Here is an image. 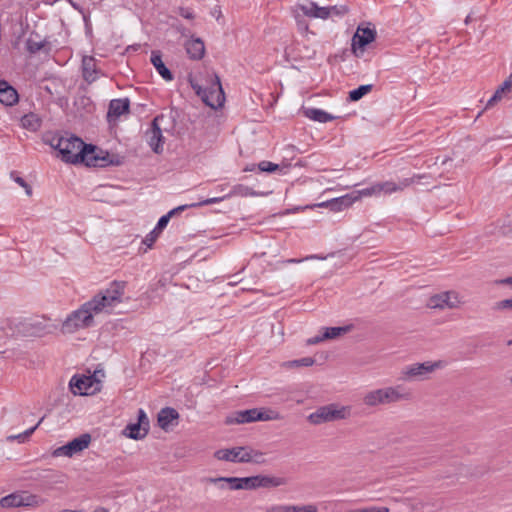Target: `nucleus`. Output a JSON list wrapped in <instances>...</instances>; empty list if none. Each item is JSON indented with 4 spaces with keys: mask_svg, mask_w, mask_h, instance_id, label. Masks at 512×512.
I'll return each instance as SVG.
<instances>
[{
    "mask_svg": "<svg viewBox=\"0 0 512 512\" xmlns=\"http://www.w3.org/2000/svg\"><path fill=\"white\" fill-rule=\"evenodd\" d=\"M258 480L259 488L279 487L287 484L286 478L277 476L258 475Z\"/></svg>",
    "mask_w": 512,
    "mask_h": 512,
    "instance_id": "7c9ffc66",
    "label": "nucleus"
},
{
    "mask_svg": "<svg viewBox=\"0 0 512 512\" xmlns=\"http://www.w3.org/2000/svg\"><path fill=\"white\" fill-rule=\"evenodd\" d=\"M208 483H227L230 490H241L242 489V478L240 477H216L207 478L205 480Z\"/></svg>",
    "mask_w": 512,
    "mask_h": 512,
    "instance_id": "2f4dec72",
    "label": "nucleus"
},
{
    "mask_svg": "<svg viewBox=\"0 0 512 512\" xmlns=\"http://www.w3.org/2000/svg\"><path fill=\"white\" fill-rule=\"evenodd\" d=\"M352 329V325L342 327H325L322 328L323 333L307 339V345H315L328 339H336L343 334L348 333Z\"/></svg>",
    "mask_w": 512,
    "mask_h": 512,
    "instance_id": "2eb2a0df",
    "label": "nucleus"
},
{
    "mask_svg": "<svg viewBox=\"0 0 512 512\" xmlns=\"http://www.w3.org/2000/svg\"><path fill=\"white\" fill-rule=\"evenodd\" d=\"M95 153L97 156V167H107V166H119L123 163V157L118 154H111L108 151H104L101 149H98L95 146Z\"/></svg>",
    "mask_w": 512,
    "mask_h": 512,
    "instance_id": "6ab92c4d",
    "label": "nucleus"
},
{
    "mask_svg": "<svg viewBox=\"0 0 512 512\" xmlns=\"http://www.w3.org/2000/svg\"><path fill=\"white\" fill-rule=\"evenodd\" d=\"M83 141L76 136H54L50 141L51 147L59 152L64 162L77 164Z\"/></svg>",
    "mask_w": 512,
    "mask_h": 512,
    "instance_id": "20e7f679",
    "label": "nucleus"
},
{
    "mask_svg": "<svg viewBox=\"0 0 512 512\" xmlns=\"http://www.w3.org/2000/svg\"><path fill=\"white\" fill-rule=\"evenodd\" d=\"M346 512H356V509H351V510H348Z\"/></svg>",
    "mask_w": 512,
    "mask_h": 512,
    "instance_id": "052dcab7",
    "label": "nucleus"
},
{
    "mask_svg": "<svg viewBox=\"0 0 512 512\" xmlns=\"http://www.w3.org/2000/svg\"><path fill=\"white\" fill-rule=\"evenodd\" d=\"M151 63L157 70V72L161 75V77L166 81H172L173 80V74L172 72L165 66L162 55L160 51L154 50L151 53Z\"/></svg>",
    "mask_w": 512,
    "mask_h": 512,
    "instance_id": "393cba45",
    "label": "nucleus"
},
{
    "mask_svg": "<svg viewBox=\"0 0 512 512\" xmlns=\"http://www.w3.org/2000/svg\"><path fill=\"white\" fill-rule=\"evenodd\" d=\"M372 88L373 85L371 84L359 86L358 88L349 92V100L354 102L360 100L366 94L370 93Z\"/></svg>",
    "mask_w": 512,
    "mask_h": 512,
    "instance_id": "c9c22d12",
    "label": "nucleus"
},
{
    "mask_svg": "<svg viewBox=\"0 0 512 512\" xmlns=\"http://www.w3.org/2000/svg\"><path fill=\"white\" fill-rule=\"evenodd\" d=\"M185 50L192 60H201L205 55V44L201 38H194L185 42Z\"/></svg>",
    "mask_w": 512,
    "mask_h": 512,
    "instance_id": "a211bd4d",
    "label": "nucleus"
},
{
    "mask_svg": "<svg viewBox=\"0 0 512 512\" xmlns=\"http://www.w3.org/2000/svg\"><path fill=\"white\" fill-rule=\"evenodd\" d=\"M43 420H44V417H42L35 426L27 429L26 431H24L21 434L9 436L8 439L9 440H18L19 442H23L26 438L30 437L34 433V431L39 427V425L42 423Z\"/></svg>",
    "mask_w": 512,
    "mask_h": 512,
    "instance_id": "a19ab883",
    "label": "nucleus"
},
{
    "mask_svg": "<svg viewBox=\"0 0 512 512\" xmlns=\"http://www.w3.org/2000/svg\"><path fill=\"white\" fill-rule=\"evenodd\" d=\"M10 176L18 185L25 189V192L28 196L32 195L31 186L22 177L18 176L16 172H11Z\"/></svg>",
    "mask_w": 512,
    "mask_h": 512,
    "instance_id": "c03bdc74",
    "label": "nucleus"
},
{
    "mask_svg": "<svg viewBox=\"0 0 512 512\" xmlns=\"http://www.w3.org/2000/svg\"><path fill=\"white\" fill-rule=\"evenodd\" d=\"M43 420H44V417H42L35 426L27 429L26 431H24L21 434L9 436L8 439L9 440H18L19 442H23L26 438L30 437L34 433V431L39 427V425L42 423Z\"/></svg>",
    "mask_w": 512,
    "mask_h": 512,
    "instance_id": "ea45409f",
    "label": "nucleus"
},
{
    "mask_svg": "<svg viewBox=\"0 0 512 512\" xmlns=\"http://www.w3.org/2000/svg\"><path fill=\"white\" fill-rule=\"evenodd\" d=\"M359 200V195L353 194V192L346 194L342 197L335 198L326 203L331 211L339 212L350 207L354 202Z\"/></svg>",
    "mask_w": 512,
    "mask_h": 512,
    "instance_id": "412c9836",
    "label": "nucleus"
},
{
    "mask_svg": "<svg viewBox=\"0 0 512 512\" xmlns=\"http://www.w3.org/2000/svg\"><path fill=\"white\" fill-rule=\"evenodd\" d=\"M495 309L504 310V309H512V298L504 299L495 304Z\"/></svg>",
    "mask_w": 512,
    "mask_h": 512,
    "instance_id": "3c124183",
    "label": "nucleus"
},
{
    "mask_svg": "<svg viewBox=\"0 0 512 512\" xmlns=\"http://www.w3.org/2000/svg\"><path fill=\"white\" fill-rule=\"evenodd\" d=\"M508 345H512V340H509V341H508Z\"/></svg>",
    "mask_w": 512,
    "mask_h": 512,
    "instance_id": "680f3d73",
    "label": "nucleus"
},
{
    "mask_svg": "<svg viewBox=\"0 0 512 512\" xmlns=\"http://www.w3.org/2000/svg\"><path fill=\"white\" fill-rule=\"evenodd\" d=\"M20 121V126L31 132H37L42 126L41 117L33 112L24 114L21 117H16Z\"/></svg>",
    "mask_w": 512,
    "mask_h": 512,
    "instance_id": "5701e85b",
    "label": "nucleus"
},
{
    "mask_svg": "<svg viewBox=\"0 0 512 512\" xmlns=\"http://www.w3.org/2000/svg\"><path fill=\"white\" fill-rule=\"evenodd\" d=\"M412 393L402 385L386 386L366 392L363 404L368 408L390 405L402 401H410Z\"/></svg>",
    "mask_w": 512,
    "mask_h": 512,
    "instance_id": "f03ea898",
    "label": "nucleus"
},
{
    "mask_svg": "<svg viewBox=\"0 0 512 512\" xmlns=\"http://www.w3.org/2000/svg\"><path fill=\"white\" fill-rule=\"evenodd\" d=\"M160 232H158L156 229H153L150 233L146 235V237L143 240V243L148 247L151 248L157 238L159 237Z\"/></svg>",
    "mask_w": 512,
    "mask_h": 512,
    "instance_id": "09e8293b",
    "label": "nucleus"
},
{
    "mask_svg": "<svg viewBox=\"0 0 512 512\" xmlns=\"http://www.w3.org/2000/svg\"><path fill=\"white\" fill-rule=\"evenodd\" d=\"M69 387L74 395H93L101 390V382L95 375H74Z\"/></svg>",
    "mask_w": 512,
    "mask_h": 512,
    "instance_id": "6e6552de",
    "label": "nucleus"
},
{
    "mask_svg": "<svg viewBox=\"0 0 512 512\" xmlns=\"http://www.w3.org/2000/svg\"><path fill=\"white\" fill-rule=\"evenodd\" d=\"M218 189H219L220 191H224L225 186H224V185H220V186H218Z\"/></svg>",
    "mask_w": 512,
    "mask_h": 512,
    "instance_id": "bf43d9fd",
    "label": "nucleus"
},
{
    "mask_svg": "<svg viewBox=\"0 0 512 512\" xmlns=\"http://www.w3.org/2000/svg\"><path fill=\"white\" fill-rule=\"evenodd\" d=\"M162 119V116L155 117L151 123V127L146 132L147 142L155 153H161L163 151L164 137L159 125V121Z\"/></svg>",
    "mask_w": 512,
    "mask_h": 512,
    "instance_id": "ddd939ff",
    "label": "nucleus"
},
{
    "mask_svg": "<svg viewBox=\"0 0 512 512\" xmlns=\"http://www.w3.org/2000/svg\"><path fill=\"white\" fill-rule=\"evenodd\" d=\"M378 187L381 194L390 195L397 192L396 182L394 181H385L378 182Z\"/></svg>",
    "mask_w": 512,
    "mask_h": 512,
    "instance_id": "4c0bfd02",
    "label": "nucleus"
},
{
    "mask_svg": "<svg viewBox=\"0 0 512 512\" xmlns=\"http://www.w3.org/2000/svg\"><path fill=\"white\" fill-rule=\"evenodd\" d=\"M270 419L273 418L268 416L265 412L259 411L258 409L240 411L236 416L237 423H250L254 421H266Z\"/></svg>",
    "mask_w": 512,
    "mask_h": 512,
    "instance_id": "aec40b11",
    "label": "nucleus"
},
{
    "mask_svg": "<svg viewBox=\"0 0 512 512\" xmlns=\"http://www.w3.org/2000/svg\"><path fill=\"white\" fill-rule=\"evenodd\" d=\"M183 16H184L185 18H192V17H193V16H192V14H190V13H186V14H185V15H183Z\"/></svg>",
    "mask_w": 512,
    "mask_h": 512,
    "instance_id": "13d9d810",
    "label": "nucleus"
},
{
    "mask_svg": "<svg viewBox=\"0 0 512 512\" xmlns=\"http://www.w3.org/2000/svg\"><path fill=\"white\" fill-rule=\"evenodd\" d=\"M288 263H298L300 262V260H297V259H289L287 260Z\"/></svg>",
    "mask_w": 512,
    "mask_h": 512,
    "instance_id": "4d7b16f0",
    "label": "nucleus"
},
{
    "mask_svg": "<svg viewBox=\"0 0 512 512\" xmlns=\"http://www.w3.org/2000/svg\"><path fill=\"white\" fill-rule=\"evenodd\" d=\"M197 206H199L198 203L197 204L193 203V204H190V205H181V206H178V207L170 210L167 214H165L162 217H160V219L158 220V222H157V224H156L154 229H156L158 232L161 233L162 230L167 226V224L169 223L170 219L174 215L184 211L185 209H187L189 207H197Z\"/></svg>",
    "mask_w": 512,
    "mask_h": 512,
    "instance_id": "c85d7f7f",
    "label": "nucleus"
},
{
    "mask_svg": "<svg viewBox=\"0 0 512 512\" xmlns=\"http://www.w3.org/2000/svg\"><path fill=\"white\" fill-rule=\"evenodd\" d=\"M299 9L307 17L323 20L328 19L332 13H337L336 6L320 7L313 1H307L299 5Z\"/></svg>",
    "mask_w": 512,
    "mask_h": 512,
    "instance_id": "f8f14e48",
    "label": "nucleus"
},
{
    "mask_svg": "<svg viewBox=\"0 0 512 512\" xmlns=\"http://www.w3.org/2000/svg\"><path fill=\"white\" fill-rule=\"evenodd\" d=\"M510 383L512 384V377L510 378Z\"/></svg>",
    "mask_w": 512,
    "mask_h": 512,
    "instance_id": "e2e57ef3",
    "label": "nucleus"
},
{
    "mask_svg": "<svg viewBox=\"0 0 512 512\" xmlns=\"http://www.w3.org/2000/svg\"><path fill=\"white\" fill-rule=\"evenodd\" d=\"M317 506L315 504L305 505H273L268 507L265 512H317Z\"/></svg>",
    "mask_w": 512,
    "mask_h": 512,
    "instance_id": "4be33fe9",
    "label": "nucleus"
},
{
    "mask_svg": "<svg viewBox=\"0 0 512 512\" xmlns=\"http://www.w3.org/2000/svg\"><path fill=\"white\" fill-rule=\"evenodd\" d=\"M93 512H109V511H108V509H106L104 507H98Z\"/></svg>",
    "mask_w": 512,
    "mask_h": 512,
    "instance_id": "6e6d98bb",
    "label": "nucleus"
},
{
    "mask_svg": "<svg viewBox=\"0 0 512 512\" xmlns=\"http://www.w3.org/2000/svg\"><path fill=\"white\" fill-rule=\"evenodd\" d=\"M127 287L125 281H112L108 287L100 290L89 301L72 311L62 323L63 333H75L94 325V317L99 314H112L115 308L124 302Z\"/></svg>",
    "mask_w": 512,
    "mask_h": 512,
    "instance_id": "f257e3e1",
    "label": "nucleus"
},
{
    "mask_svg": "<svg viewBox=\"0 0 512 512\" xmlns=\"http://www.w3.org/2000/svg\"><path fill=\"white\" fill-rule=\"evenodd\" d=\"M196 94L200 96L203 102L213 109L220 108L224 105L225 94L220 82V78L214 74L211 78L209 87L192 85Z\"/></svg>",
    "mask_w": 512,
    "mask_h": 512,
    "instance_id": "39448f33",
    "label": "nucleus"
},
{
    "mask_svg": "<svg viewBox=\"0 0 512 512\" xmlns=\"http://www.w3.org/2000/svg\"><path fill=\"white\" fill-rule=\"evenodd\" d=\"M148 428L139 423H132L126 426L124 434L131 439L140 440L143 439L147 433Z\"/></svg>",
    "mask_w": 512,
    "mask_h": 512,
    "instance_id": "c756f323",
    "label": "nucleus"
},
{
    "mask_svg": "<svg viewBox=\"0 0 512 512\" xmlns=\"http://www.w3.org/2000/svg\"><path fill=\"white\" fill-rule=\"evenodd\" d=\"M77 163H84L86 166L97 167L99 162H97L95 146L83 143Z\"/></svg>",
    "mask_w": 512,
    "mask_h": 512,
    "instance_id": "b1692460",
    "label": "nucleus"
},
{
    "mask_svg": "<svg viewBox=\"0 0 512 512\" xmlns=\"http://www.w3.org/2000/svg\"><path fill=\"white\" fill-rule=\"evenodd\" d=\"M43 420H44V417H42L35 426L27 429L26 431H24L21 434L9 436L8 439L9 440H18L19 442H23L26 438L30 437L34 433V431L39 427V425L42 423Z\"/></svg>",
    "mask_w": 512,
    "mask_h": 512,
    "instance_id": "58836bf2",
    "label": "nucleus"
},
{
    "mask_svg": "<svg viewBox=\"0 0 512 512\" xmlns=\"http://www.w3.org/2000/svg\"><path fill=\"white\" fill-rule=\"evenodd\" d=\"M19 101L17 90L6 80L0 79V102L5 106H13Z\"/></svg>",
    "mask_w": 512,
    "mask_h": 512,
    "instance_id": "f3484780",
    "label": "nucleus"
},
{
    "mask_svg": "<svg viewBox=\"0 0 512 512\" xmlns=\"http://www.w3.org/2000/svg\"><path fill=\"white\" fill-rule=\"evenodd\" d=\"M137 423L142 424L149 429V420H148V417L143 409H139V411H138V422Z\"/></svg>",
    "mask_w": 512,
    "mask_h": 512,
    "instance_id": "603ef678",
    "label": "nucleus"
},
{
    "mask_svg": "<svg viewBox=\"0 0 512 512\" xmlns=\"http://www.w3.org/2000/svg\"><path fill=\"white\" fill-rule=\"evenodd\" d=\"M3 508L21 507V506H36L39 504V498L36 495L27 493L10 494L0 500Z\"/></svg>",
    "mask_w": 512,
    "mask_h": 512,
    "instance_id": "9b49d317",
    "label": "nucleus"
},
{
    "mask_svg": "<svg viewBox=\"0 0 512 512\" xmlns=\"http://www.w3.org/2000/svg\"><path fill=\"white\" fill-rule=\"evenodd\" d=\"M351 406H345L338 403H331L317 408L307 417L313 425L334 422L348 419L351 416Z\"/></svg>",
    "mask_w": 512,
    "mask_h": 512,
    "instance_id": "7ed1b4c3",
    "label": "nucleus"
},
{
    "mask_svg": "<svg viewBox=\"0 0 512 512\" xmlns=\"http://www.w3.org/2000/svg\"><path fill=\"white\" fill-rule=\"evenodd\" d=\"M258 168L262 172H268V173H272V172H275L277 170H281V171L284 170V168H280V166L278 164L272 163L270 161H261L258 164Z\"/></svg>",
    "mask_w": 512,
    "mask_h": 512,
    "instance_id": "37998d69",
    "label": "nucleus"
},
{
    "mask_svg": "<svg viewBox=\"0 0 512 512\" xmlns=\"http://www.w3.org/2000/svg\"><path fill=\"white\" fill-rule=\"evenodd\" d=\"M342 500H327L320 503V507L325 512H334Z\"/></svg>",
    "mask_w": 512,
    "mask_h": 512,
    "instance_id": "49530a36",
    "label": "nucleus"
},
{
    "mask_svg": "<svg viewBox=\"0 0 512 512\" xmlns=\"http://www.w3.org/2000/svg\"><path fill=\"white\" fill-rule=\"evenodd\" d=\"M461 300L455 291H446L430 297L428 305L434 309H453L459 307Z\"/></svg>",
    "mask_w": 512,
    "mask_h": 512,
    "instance_id": "9d476101",
    "label": "nucleus"
},
{
    "mask_svg": "<svg viewBox=\"0 0 512 512\" xmlns=\"http://www.w3.org/2000/svg\"><path fill=\"white\" fill-rule=\"evenodd\" d=\"M179 418V413L177 410L171 407H165L160 410L158 413V424L159 426L164 429L168 430L170 426L173 425V421L177 420Z\"/></svg>",
    "mask_w": 512,
    "mask_h": 512,
    "instance_id": "a878e982",
    "label": "nucleus"
},
{
    "mask_svg": "<svg viewBox=\"0 0 512 512\" xmlns=\"http://www.w3.org/2000/svg\"><path fill=\"white\" fill-rule=\"evenodd\" d=\"M424 177L425 176L421 174H414L412 177L401 179L399 182H396V187L398 188L397 192H401L414 184H418Z\"/></svg>",
    "mask_w": 512,
    "mask_h": 512,
    "instance_id": "f704fd0d",
    "label": "nucleus"
},
{
    "mask_svg": "<svg viewBox=\"0 0 512 512\" xmlns=\"http://www.w3.org/2000/svg\"><path fill=\"white\" fill-rule=\"evenodd\" d=\"M82 70L84 79L92 83L97 80L98 72L96 69V61L91 56H85L82 59Z\"/></svg>",
    "mask_w": 512,
    "mask_h": 512,
    "instance_id": "bb28decb",
    "label": "nucleus"
},
{
    "mask_svg": "<svg viewBox=\"0 0 512 512\" xmlns=\"http://www.w3.org/2000/svg\"><path fill=\"white\" fill-rule=\"evenodd\" d=\"M258 475L250 477H242V489L253 490L259 488Z\"/></svg>",
    "mask_w": 512,
    "mask_h": 512,
    "instance_id": "79ce46f5",
    "label": "nucleus"
},
{
    "mask_svg": "<svg viewBox=\"0 0 512 512\" xmlns=\"http://www.w3.org/2000/svg\"><path fill=\"white\" fill-rule=\"evenodd\" d=\"M501 284H512V277H508V278H505V279H502L500 280Z\"/></svg>",
    "mask_w": 512,
    "mask_h": 512,
    "instance_id": "864d4df0",
    "label": "nucleus"
},
{
    "mask_svg": "<svg viewBox=\"0 0 512 512\" xmlns=\"http://www.w3.org/2000/svg\"><path fill=\"white\" fill-rule=\"evenodd\" d=\"M376 33L370 28H358L352 38V49L356 53L357 49L364 50L365 46L373 42Z\"/></svg>",
    "mask_w": 512,
    "mask_h": 512,
    "instance_id": "dca6fc26",
    "label": "nucleus"
},
{
    "mask_svg": "<svg viewBox=\"0 0 512 512\" xmlns=\"http://www.w3.org/2000/svg\"><path fill=\"white\" fill-rule=\"evenodd\" d=\"M27 50L30 53H36L43 48V43L41 41H35L32 38H29L26 42Z\"/></svg>",
    "mask_w": 512,
    "mask_h": 512,
    "instance_id": "de8ad7c7",
    "label": "nucleus"
},
{
    "mask_svg": "<svg viewBox=\"0 0 512 512\" xmlns=\"http://www.w3.org/2000/svg\"><path fill=\"white\" fill-rule=\"evenodd\" d=\"M315 363L314 358L312 357H304L298 360H293L288 362L289 367H299V366H312Z\"/></svg>",
    "mask_w": 512,
    "mask_h": 512,
    "instance_id": "a18cd8bd",
    "label": "nucleus"
},
{
    "mask_svg": "<svg viewBox=\"0 0 512 512\" xmlns=\"http://www.w3.org/2000/svg\"><path fill=\"white\" fill-rule=\"evenodd\" d=\"M441 367V361H427L424 363H414L411 365H407L402 368L400 372V379L407 382L423 381L428 379L431 373H433L436 369H439Z\"/></svg>",
    "mask_w": 512,
    "mask_h": 512,
    "instance_id": "423d86ee",
    "label": "nucleus"
},
{
    "mask_svg": "<svg viewBox=\"0 0 512 512\" xmlns=\"http://www.w3.org/2000/svg\"><path fill=\"white\" fill-rule=\"evenodd\" d=\"M255 195H256V193L253 191L252 188H250L246 185H243V184H237L231 188L229 193H227L223 196H220V197H213V198H208V199L202 200L201 202L198 203V205L206 206V205L220 203L223 200L231 198L233 196L249 197V196H255Z\"/></svg>",
    "mask_w": 512,
    "mask_h": 512,
    "instance_id": "4468645a",
    "label": "nucleus"
},
{
    "mask_svg": "<svg viewBox=\"0 0 512 512\" xmlns=\"http://www.w3.org/2000/svg\"><path fill=\"white\" fill-rule=\"evenodd\" d=\"M306 116L313 120L320 123H327L335 119L334 116L327 113L326 111L318 108H311L306 111Z\"/></svg>",
    "mask_w": 512,
    "mask_h": 512,
    "instance_id": "473e14b6",
    "label": "nucleus"
},
{
    "mask_svg": "<svg viewBox=\"0 0 512 512\" xmlns=\"http://www.w3.org/2000/svg\"><path fill=\"white\" fill-rule=\"evenodd\" d=\"M512 90V82L506 78L504 82L498 87L494 95L488 100L487 106H491L497 101L501 100L503 95L510 93Z\"/></svg>",
    "mask_w": 512,
    "mask_h": 512,
    "instance_id": "72a5a7b5",
    "label": "nucleus"
},
{
    "mask_svg": "<svg viewBox=\"0 0 512 512\" xmlns=\"http://www.w3.org/2000/svg\"><path fill=\"white\" fill-rule=\"evenodd\" d=\"M130 102L127 98L113 99L109 104L108 115L120 117L129 111Z\"/></svg>",
    "mask_w": 512,
    "mask_h": 512,
    "instance_id": "cd10ccee",
    "label": "nucleus"
},
{
    "mask_svg": "<svg viewBox=\"0 0 512 512\" xmlns=\"http://www.w3.org/2000/svg\"><path fill=\"white\" fill-rule=\"evenodd\" d=\"M263 454L247 447H233L231 449H220L214 454L215 458L222 461L247 463L258 462V457Z\"/></svg>",
    "mask_w": 512,
    "mask_h": 512,
    "instance_id": "0eeeda50",
    "label": "nucleus"
},
{
    "mask_svg": "<svg viewBox=\"0 0 512 512\" xmlns=\"http://www.w3.org/2000/svg\"><path fill=\"white\" fill-rule=\"evenodd\" d=\"M353 194L359 195V199L363 196L368 197V196H373V195L374 196L381 195L377 183L371 185L370 187H367V188H364V189H361L358 191H354Z\"/></svg>",
    "mask_w": 512,
    "mask_h": 512,
    "instance_id": "e433bc0d",
    "label": "nucleus"
},
{
    "mask_svg": "<svg viewBox=\"0 0 512 512\" xmlns=\"http://www.w3.org/2000/svg\"><path fill=\"white\" fill-rule=\"evenodd\" d=\"M214 484L217 485L220 489L228 488V484L227 483H214Z\"/></svg>",
    "mask_w": 512,
    "mask_h": 512,
    "instance_id": "5fc2aeb1",
    "label": "nucleus"
},
{
    "mask_svg": "<svg viewBox=\"0 0 512 512\" xmlns=\"http://www.w3.org/2000/svg\"><path fill=\"white\" fill-rule=\"evenodd\" d=\"M91 442V436L90 434H82L77 438H74L67 444L56 448L52 455L54 457H60V456H66V457H72L73 455L83 451L86 449Z\"/></svg>",
    "mask_w": 512,
    "mask_h": 512,
    "instance_id": "1a4fd4ad",
    "label": "nucleus"
},
{
    "mask_svg": "<svg viewBox=\"0 0 512 512\" xmlns=\"http://www.w3.org/2000/svg\"><path fill=\"white\" fill-rule=\"evenodd\" d=\"M356 512H389L388 507H377V506H369L357 508Z\"/></svg>",
    "mask_w": 512,
    "mask_h": 512,
    "instance_id": "8fccbe9b",
    "label": "nucleus"
}]
</instances>
